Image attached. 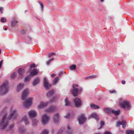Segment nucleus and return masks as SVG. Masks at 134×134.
I'll list each match as a JSON object with an SVG mask.
<instances>
[{"label": "nucleus", "instance_id": "obj_9", "mask_svg": "<svg viewBox=\"0 0 134 134\" xmlns=\"http://www.w3.org/2000/svg\"><path fill=\"white\" fill-rule=\"evenodd\" d=\"M32 98L31 97L29 98L24 103V105L25 107L27 108L31 105L32 103Z\"/></svg>", "mask_w": 134, "mask_h": 134}, {"label": "nucleus", "instance_id": "obj_12", "mask_svg": "<svg viewBox=\"0 0 134 134\" xmlns=\"http://www.w3.org/2000/svg\"><path fill=\"white\" fill-rule=\"evenodd\" d=\"M29 114L30 118H35L37 115L36 112L34 110H31L29 112Z\"/></svg>", "mask_w": 134, "mask_h": 134}, {"label": "nucleus", "instance_id": "obj_48", "mask_svg": "<svg viewBox=\"0 0 134 134\" xmlns=\"http://www.w3.org/2000/svg\"><path fill=\"white\" fill-rule=\"evenodd\" d=\"M70 117V114H67L64 117L66 118H69Z\"/></svg>", "mask_w": 134, "mask_h": 134}, {"label": "nucleus", "instance_id": "obj_39", "mask_svg": "<svg viewBox=\"0 0 134 134\" xmlns=\"http://www.w3.org/2000/svg\"><path fill=\"white\" fill-rule=\"evenodd\" d=\"M76 68V66L75 65H72L70 67L71 69L73 70H75Z\"/></svg>", "mask_w": 134, "mask_h": 134}, {"label": "nucleus", "instance_id": "obj_27", "mask_svg": "<svg viewBox=\"0 0 134 134\" xmlns=\"http://www.w3.org/2000/svg\"><path fill=\"white\" fill-rule=\"evenodd\" d=\"M65 105L66 106H69L71 104L70 101L69 100L68 97H66L65 100Z\"/></svg>", "mask_w": 134, "mask_h": 134}, {"label": "nucleus", "instance_id": "obj_25", "mask_svg": "<svg viewBox=\"0 0 134 134\" xmlns=\"http://www.w3.org/2000/svg\"><path fill=\"white\" fill-rule=\"evenodd\" d=\"M23 121L24 122L26 125L29 124V122L26 116H24L22 119Z\"/></svg>", "mask_w": 134, "mask_h": 134}, {"label": "nucleus", "instance_id": "obj_23", "mask_svg": "<svg viewBox=\"0 0 134 134\" xmlns=\"http://www.w3.org/2000/svg\"><path fill=\"white\" fill-rule=\"evenodd\" d=\"M73 130L69 126L67 127V129L66 131V134H72Z\"/></svg>", "mask_w": 134, "mask_h": 134}, {"label": "nucleus", "instance_id": "obj_33", "mask_svg": "<svg viewBox=\"0 0 134 134\" xmlns=\"http://www.w3.org/2000/svg\"><path fill=\"white\" fill-rule=\"evenodd\" d=\"M57 98L55 97L54 96L51 99L49 102V103H51L55 102Z\"/></svg>", "mask_w": 134, "mask_h": 134}, {"label": "nucleus", "instance_id": "obj_55", "mask_svg": "<svg viewBox=\"0 0 134 134\" xmlns=\"http://www.w3.org/2000/svg\"><path fill=\"white\" fill-rule=\"evenodd\" d=\"M3 7H0V10L1 11L3 10Z\"/></svg>", "mask_w": 134, "mask_h": 134}, {"label": "nucleus", "instance_id": "obj_56", "mask_svg": "<svg viewBox=\"0 0 134 134\" xmlns=\"http://www.w3.org/2000/svg\"><path fill=\"white\" fill-rule=\"evenodd\" d=\"M54 59V58H52L49 59V60H50V61H51L53 60Z\"/></svg>", "mask_w": 134, "mask_h": 134}, {"label": "nucleus", "instance_id": "obj_2", "mask_svg": "<svg viewBox=\"0 0 134 134\" xmlns=\"http://www.w3.org/2000/svg\"><path fill=\"white\" fill-rule=\"evenodd\" d=\"M8 90V83L4 82L0 87V95H3L7 92Z\"/></svg>", "mask_w": 134, "mask_h": 134}, {"label": "nucleus", "instance_id": "obj_57", "mask_svg": "<svg viewBox=\"0 0 134 134\" xmlns=\"http://www.w3.org/2000/svg\"><path fill=\"white\" fill-rule=\"evenodd\" d=\"M79 90V92H80L82 90V88H80Z\"/></svg>", "mask_w": 134, "mask_h": 134}, {"label": "nucleus", "instance_id": "obj_43", "mask_svg": "<svg viewBox=\"0 0 134 134\" xmlns=\"http://www.w3.org/2000/svg\"><path fill=\"white\" fill-rule=\"evenodd\" d=\"M20 32L21 34H24L26 33V31L24 29H22L21 30Z\"/></svg>", "mask_w": 134, "mask_h": 134}, {"label": "nucleus", "instance_id": "obj_11", "mask_svg": "<svg viewBox=\"0 0 134 134\" xmlns=\"http://www.w3.org/2000/svg\"><path fill=\"white\" fill-rule=\"evenodd\" d=\"M127 124V122L125 120H122L121 121H118L116 123V126L117 127L119 126L120 125H122V127L124 128L126 126Z\"/></svg>", "mask_w": 134, "mask_h": 134}, {"label": "nucleus", "instance_id": "obj_59", "mask_svg": "<svg viewBox=\"0 0 134 134\" xmlns=\"http://www.w3.org/2000/svg\"><path fill=\"white\" fill-rule=\"evenodd\" d=\"M90 78V77H89V76L88 77H86L85 78V79H88V78Z\"/></svg>", "mask_w": 134, "mask_h": 134}, {"label": "nucleus", "instance_id": "obj_18", "mask_svg": "<svg viewBox=\"0 0 134 134\" xmlns=\"http://www.w3.org/2000/svg\"><path fill=\"white\" fill-rule=\"evenodd\" d=\"M18 23V21H16V18L14 17L10 21L11 25L12 26H14Z\"/></svg>", "mask_w": 134, "mask_h": 134}, {"label": "nucleus", "instance_id": "obj_44", "mask_svg": "<svg viewBox=\"0 0 134 134\" xmlns=\"http://www.w3.org/2000/svg\"><path fill=\"white\" fill-rule=\"evenodd\" d=\"M97 76L96 75H92L91 76H89V77H90V78H94L97 77Z\"/></svg>", "mask_w": 134, "mask_h": 134}, {"label": "nucleus", "instance_id": "obj_4", "mask_svg": "<svg viewBox=\"0 0 134 134\" xmlns=\"http://www.w3.org/2000/svg\"><path fill=\"white\" fill-rule=\"evenodd\" d=\"M78 85L77 84H73L72 85V89L71 90V92L74 97L77 96L78 94L79 90L77 87Z\"/></svg>", "mask_w": 134, "mask_h": 134}, {"label": "nucleus", "instance_id": "obj_16", "mask_svg": "<svg viewBox=\"0 0 134 134\" xmlns=\"http://www.w3.org/2000/svg\"><path fill=\"white\" fill-rule=\"evenodd\" d=\"M54 89H52L51 90L48 91L46 93V95L48 97H49L53 95L54 93Z\"/></svg>", "mask_w": 134, "mask_h": 134}, {"label": "nucleus", "instance_id": "obj_52", "mask_svg": "<svg viewBox=\"0 0 134 134\" xmlns=\"http://www.w3.org/2000/svg\"><path fill=\"white\" fill-rule=\"evenodd\" d=\"M122 83L123 84H124L125 83V80H123L122 81Z\"/></svg>", "mask_w": 134, "mask_h": 134}, {"label": "nucleus", "instance_id": "obj_53", "mask_svg": "<svg viewBox=\"0 0 134 134\" xmlns=\"http://www.w3.org/2000/svg\"><path fill=\"white\" fill-rule=\"evenodd\" d=\"M56 75V74H52L51 75V76H52V77H54L55 75Z\"/></svg>", "mask_w": 134, "mask_h": 134}, {"label": "nucleus", "instance_id": "obj_20", "mask_svg": "<svg viewBox=\"0 0 134 134\" xmlns=\"http://www.w3.org/2000/svg\"><path fill=\"white\" fill-rule=\"evenodd\" d=\"M40 79L39 77H37L34 80L32 83V85L33 86H35L38 84L40 82Z\"/></svg>", "mask_w": 134, "mask_h": 134}, {"label": "nucleus", "instance_id": "obj_41", "mask_svg": "<svg viewBox=\"0 0 134 134\" xmlns=\"http://www.w3.org/2000/svg\"><path fill=\"white\" fill-rule=\"evenodd\" d=\"M1 20L2 22L4 23L6 21L7 19L4 17H2L1 18Z\"/></svg>", "mask_w": 134, "mask_h": 134}, {"label": "nucleus", "instance_id": "obj_61", "mask_svg": "<svg viewBox=\"0 0 134 134\" xmlns=\"http://www.w3.org/2000/svg\"><path fill=\"white\" fill-rule=\"evenodd\" d=\"M54 133V130H53V131H52V133L53 134Z\"/></svg>", "mask_w": 134, "mask_h": 134}, {"label": "nucleus", "instance_id": "obj_60", "mask_svg": "<svg viewBox=\"0 0 134 134\" xmlns=\"http://www.w3.org/2000/svg\"><path fill=\"white\" fill-rule=\"evenodd\" d=\"M104 0H100V1L101 2H103L104 1Z\"/></svg>", "mask_w": 134, "mask_h": 134}, {"label": "nucleus", "instance_id": "obj_28", "mask_svg": "<svg viewBox=\"0 0 134 134\" xmlns=\"http://www.w3.org/2000/svg\"><path fill=\"white\" fill-rule=\"evenodd\" d=\"M120 110L119 109L117 110H115L112 109V113L114 114L115 115H118L119 114Z\"/></svg>", "mask_w": 134, "mask_h": 134}, {"label": "nucleus", "instance_id": "obj_37", "mask_svg": "<svg viewBox=\"0 0 134 134\" xmlns=\"http://www.w3.org/2000/svg\"><path fill=\"white\" fill-rule=\"evenodd\" d=\"M99 123L100 124V126L99 128H98V129H101L102 127V126L104 125L105 124V123L104 121L102 120L100 121Z\"/></svg>", "mask_w": 134, "mask_h": 134}, {"label": "nucleus", "instance_id": "obj_19", "mask_svg": "<svg viewBox=\"0 0 134 134\" xmlns=\"http://www.w3.org/2000/svg\"><path fill=\"white\" fill-rule=\"evenodd\" d=\"M48 103L49 102H46L45 103H44L43 102H41L40 103V104L38 106V107L40 108L44 107L47 106Z\"/></svg>", "mask_w": 134, "mask_h": 134}, {"label": "nucleus", "instance_id": "obj_45", "mask_svg": "<svg viewBox=\"0 0 134 134\" xmlns=\"http://www.w3.org/2000/svg\"><path fill=\"white\" fill-rule=\"evenodd\" d=\"M55 53H50L48 55V57L50 58L51 56L54 54H55Z\"/></svg>", "mask_w": 134, "mask_h": 134}, {"label": "nucleus", "instance_id": "obj_21", "mask_svg": "<svg viewBox=\"0 0 134 134\" xmlns=\"http://www.w3.org/2000/svg\"><path fill=\"white\" fill-rule=\"evenodd\" d=\"M14 126L15 124L14 123L10 124L9 126L6 129V130L7 131H11L12 132H14V130L13 129L14 127Z\"/></svg>", "mask_w": 134, "mask_h": 134}, {"label": "nucleus", "instance_id": "obj_8", "mask_svg": "<svg viewBox=\"0 0 134 134\" xmlns=\"http://www.w3.org/2000/svg\"><path fill=\"white\" fill-rule=\"evenodd\" d=\"M86 120V118L85 116V115L82 114L78 118V121L79 124L82 125L84 124Z\"/></svg>", "mask_w": 134, "mask_h": 134}, {"label": "nucleus", "instance_id": "obj_26", "mask_svg": "<svg viewBox=\"0 0 134 134\" xmlns=\"http://www.w3.org/2000/svg\"><path fill=\"white\" fill-rule=\"evenodd\" d=\"M32 121V125L33 126H36L37 125V123L38 120L35 118H32L31 119Z\"/></svg>", "mask_w": 134, "mask_h": 134}, {"label": "nucleus", "instance_id": "obj_62", "mask_svg": "<svg viewBox=\"0 0 134 134\" xmlns=\"http://www.w3.org/2000/svg\"><path fill=\"white\" fill-rule=\"evenodd\" d=\"M109 18L110 19H111V17L110 16H109Z\"/></svg>", "mask_w": 134, "mask_h": 134}, {"label": "nucleus", "instance_id": "obj_36", "mask_svg": "<svg viewBox=\"0 0 134 134\" xmlns=\"http://www.w3.org/2000/svg\"><path fill=\"white\" fill-rule=\"evenodd\" d=\"M30 76H27L25 79L24 82H26L29 81L30 79Z\"/></svg>", "mask_w": 134, "mask_h": 134}, {"label": "nucleus", "instance_id": "obj_34", "mask_svg": "<svg viewBox=\"0 0 134 134\" xmlns=\"http://www.w3.org/2000/svg\"><path fill=\"white\" fill-rule=\"evenodd\" d=\"M59 77H56L53 81L52 82V83L53 85H55L56 83H57L58 81L59 80Z\"/></svg>", "mask_w": 134, "mask_h": 134}, {"label": "nucleus", "instance_id": "obj_15", "mask_svg": "<svg viewBox=\"0 0 134 134\" xmlns=\"http://www.w3.org/2000/svg\"><path fill=\"white\" fill-rule=\"evenodd\" d=\"M59 113H57L55 114L53 117L54 122L55 123L58 122L59 121Z\"/></svg>", "mask_w": 134, "mask_h": 134}, {"label": "nucleus", "instance_id": "obj_40", "mask_svg": "<svg viewBox=\"0 0 134 134\" xmlns=\"http://www.w3.org/2000/svg\"><path fill=\"white\" fill-rule=\"evenodd\" d=\"M38 2L40 4V5L41 8V10L42 11H43V8H44V5L42 3V2L40 1H39Z\"/></svg>", "mask_w": 134, "mask_h": 134}, {"label": "nucleus", "instance_id": "obj_46", "mask_svg": "<svg viewBox=\"0 0 134 134\" xmlns=\"http://www.w3.org/2000/svg\"><path fill=\"white\" fill-rule=\"evenodd\" d=\"M63 132V130L61 129H60L58 131L57 134H61Z\"/></svg>", "mask_w": 134, "mask_h": 134}, {"label": "nucleus", "instance_id": "obj_17", "mask_svg": "<svg viewBox=\"0 0 134 134\" xmlns=\"http://www.w3.org/2000/svg\"><path fill=\"white\" fill-rule=\"evenodd\" d=\"M18 73L19 74V77L20 78L22 77L23 74L25 72L24 70L22 68H19L18 70Z\"/></svg>", "mask_w": 134, "mask_h": 134}, {"label": "nucleus", "instance_id": "obj_63", "mask_svg": "<svg viewBox=\"0 0 134 134\" xmlns=\"http://www.w3.org/2000/svg\"><path fill=\"white\" fill-rule=\"evenodd\" d=\"M36 18L37 19H38L39 20H40V19L39 18H38L37 17H36Z\"/></svg>", "mask_w": 134, "mask_h": 134}, {"label": "nucleus", "instance_id": "obj_42", "mask_svg": "<svg viewBox=\"0 0 134 134\" xmlns=\"http://www.w3.org/2000/svg\"><path fill=\"white\" fill-rule=\"evenodd\" d=\"M109 92L111 93H116V91L115 90H109Z\"/></svg>", "mask_w": 134, "mask_h": 134}, {"label": "nucleus", "instance_id": "obj_51", "mask_svg": "<svg viewBox=\"0 0 134 134\" xmlns=\"http://www.w3.org/2000/svg\"><path fill=\"white\" fill-rule=\"evenodd\" d=\"M3 61L2 60H1L0 62V69L1 68V66H2V63H3Z\"/></svg>", "mask_w": 134, "mask_h": 134}, {"label": "nucleus", "instance_id": "obj_6", "mask_svg": "<svg viewBox=\"0 0 134 134\" xmlns=\"http://www.w3.org/2000/svg\"><path fill=\"white\" fill-rule=\"evenodd\" d=\"M43 85L46 90H48L51 88L52 85L49 84L47 80L46 77L44 78Z\"/></svg>", "mask_w": 134, "mask_h": 134}, {"label": "nucleus", "instance_id": "obj_30", "mask_svg": "<svg viewBox=\"0 0 134 134\" xmlns=\"http://www.w3.org/2000/svg\"><path fill=\"white\" fill-rule=\"evenodd\" d=\"M126 134H134V130H127L125 131Z\"/></svg>", "mask_w": 134, "mask_h": 134}, {"label": "nucleus", "instance_id": "obj_5", "mask_svg": "<svg viewBox=\"0 0 134 134\" xmlns=\"http://www.w3.org/2000/svg\"><path fill=\"white\" fill-rule=\"evenodd\" d=\"M74 101L75 106L76 108L80 107L82 105L83 103L81 100L78 97L74 99Z\"/></svg>", "mask_w": 134, "mask_h": 134}, {"label": "nucleus", "instance_id": "obj_50", "mask_svg": "<svg viewBox=\"0 0 134 134\" xmlns=\"http://www.w3.org/2000/svg\"><path fill=\"white\" fill-rule=\"evenodd\" d=\"M51 61L50 60H48V61H47V64L48 65H49L50 64Z\"/></svg>", "mask_w": 134, "mask_h": 134}, {"label": "nucleus", "instance_id": "obj_24", "mask_svg": "<svg viewBox=\"0 0 134 134\" xmlns=\"http://www.w3.org/2000/svg\"><path fill=\"white\" fill-rule=\"evenodd\" d=\"M24 85L23 84L21 83H20L17 86L16 88V91L19 92L20 91V90L23 89L24 88Z\"/></svg>", "mask_w": 134, "mask_h": 134}, {"label": "nucleus", "instance_id": "obj_7", "mask_svg": "<svg viewBox=\"0 0 134 134\" xmlns=\"http://www.w3.org/2000/svg\"><path fill=\"white\" fill-rule=\"evenodd\" d=\"M29 90L28 88H26L24 90L23 92L22 95V99L25 100L27 97L28 96L29 93Z\"/></svg>", "mask_w": 134, "mask_h": 134}, {"label": "nucleus", "instance_id": "obj_1", "mask_svg": "<svg viewBox=\"0 0 134 134\" xmlns=\"http://www.w3.org/2000/svg\"><path fill=\"white\" fill-rule=\"evenodd\" d=\"M18 116V114L16 110L14 111L9 115L8 118L6 119V115H5L0 122V125L2 130L5 129L9 124L8 121L13 117L15 119Z\"/></svg>", "mask_w": 134, "mask_h": 134}, {"label": "nucleus", "instance_id": "obj_58", "mask_svg": "<svg viewBox=\"0 0 134 134\" xmlns=\"http://www.w3.org/2000/svg\"><path fill=\"white\" fill-rule=\"evenodd\" d=\"M4 29V30H6L7 29V27H6Z\"/></svg>", "mask_w": 134, "mask_h": 134}, {"label": "nucleus", "instance_id": "obj_47", "mask_svg": "<svg viewBox=\"0 0 134 134\" xmlns=\"http://www.w3.org/2000/svg\"><path fill=\"white\" fill-rule=\"evenodd\" d=\"M36 67V65L34 64H32L30 66V68L32 69V68H35Z\"/></svg>", "mask_w": 134, "mask_h": 134}, {"label": "nucleus", "instance_id": "obj_10", "mask_svg": "<svg viewBox=\"0 0 134 134\" xmlns=\"http://www.w3.org/2000/svg\"><path fill=\"white\" fill-rule=\"evenodd\" d=\"M49 118L46 114H44L42 117V122L43 125H45L46 124L49 120Z\"/></svg>", "mask_w": 134, "mask_h": 134}, {"label": "nucleus", "instance_id": "obj_22", "mask_svg": "<svg viewBox=\"0 0 134 134\" xmlns=\"http://www.w3.org/2000/svg\"><path fill=\"white\" fill-rule=\"evenodd\" d=\"M112 109L111 108L105 107L103 109V110L108 114H110L112 113Z\"/></svg>", "mask_w": 134, "mask_h": 134}, {"label": "nucleus", "instance_id": "obj_32", "mask_svg": "<svg viewBox=\"0 0 134 134\" xmlns=\"http://www.w3.org/2000/svg\"><path fill=\"white\" fill-rule=\"evenodd\" d=\"M90 106L91 108L94 109H99V107L98 106L93 104H91Z\"/></svg>", "mask_w": 134, "mask_h": 134}, {"label": "nucleus", "instance_id": "obj_64", "mask_svg": "<svg viewBox=\"0 0 134 134\" xmlns=\"http://www.w3.org/2000/svg\"><path fill=\"white\" fill-rule=\"evenodd\" d=\"M26 134H30V133L29 132L27 133Z\"/></svg>", "mask_w": 134, "mask_h": 134}, {"label": "nucleus", "instance_id": "obj_54", "mask_svg": "<svg viewBox=\"0 0 134 134\" xmlns=\"http://www.w3.org/2000/svg\"><path fill=\"white\" fill-rule=\"evenodd\" d=\"M63 72H61L60 73H59V76H61L63 74Z\"/></svg>", "mask_w": 134, "mask_h": 134}, {"label": "nucleus", "instance_id": "obj_13", "mask_svg": "<svg viewBox=\"0 0 134 134\" xmlns=\"http://www.w3.org/2000/svg\"><path fill=\"white\" fill-rule=\"evenodd\" d=\"M91 118H94L96 120L98 121L99 119L98 118V116L96 113H93L91 114L89 116L88 118L89 119H90Z\"/></svg>", "mask_w": 134, "mask_h": 134}, {"label": "nucleus", "instance_id": "obj_14", "mask_svg": "<svg viewBox=\"0 0 134 134\" xmlns=\"http://www.w3.org/2000/svg\"><path fill=\"white\" fill-rule=\"evenodd\" d=\"M57 109V107H56L52 106L49 107L48 109H46V111L49 112H53Z\"/></svg>", "mask_w": 134, "mask_h": 134}, {"label": "nucleus", "instance_id": "obj_35", "mask_svg": "<svg viewBox=\"0 0 134 134\" xmlns=\"http://www.w3.org/2000/svg\"><path fill=\"white\" fill-rule=\"evenodd\" d=\"M49 131L46 129L43 130L41 134H48Z\"/></svg>", "mask_w": 134, "mask_h": 134}, {"label": "nucleus", "instance_id": "obj_31", "mask_svg": "<svg viewBox=\"0 0 134 134\" xmlns=\"http://www.w3.org/2000/svg\"><path fill=\"white\" fill-rule=\"evenodd\" d=\"M19 130L21 133H24L26 131V129L24 127H20L19 128Z\"/></svg>", "mask_w": 134, "mask_h": 134}, {"label": "nucleus", "instance_id": "obj_49", "mask_svg": "<svg viewBox=\"0 0 134 134\" xmlns=\"http://www.w3.org/2000/svg\"><path fill=\"white\" fill-rule=\"evenodd\" d=\"M104 134H111V133L110 132L107 131H106L104 133Z\"/></svg>", "mask_w": 134, "mask_h": 134}, {"label": "nucleus", "instance_id": "obj_38", "mask_svg": "<svg viewBox=\"0 0 134 134\" xmlns=\"http://www.w3.org/2000/svg\"><path fill=\"white\" fill-rule=\"evenodd\" d=\"M16 76V73L14 72H13L11 75V78L12 79H14Z\"/></svg>", "mask_w": 134, "mask_h": 134}, {"label": "nucleus", "instance_id": "obj_3", "mask_svg": "<svg viewBox=\"0 0 134 134\" xmlns=\"http://www.w3.org/2000/svg\"><path fill=\"white\" fill-rule=\"evenodd\" d=\"M121 99H120V105L125 110H129L131 106L130 102L127 101H121Z\"/></svg>", "mask_w": 134, "mask_h": 134}, {"label": "nucleus", "instance_id": "obj_29", "mask_svg": "<svg viewBox=\"0 0 134 134\" xmlns=\"http://www.w3.org/2000/svg\"><path fill=\"white\" fill-rule=\"evenodd\" d=\"M38 72V71L36 69H35L31 72V74L33 76L37 75Z\"/></svg>", "mask_w": 134, "mask_h": 134}]
</instances>
